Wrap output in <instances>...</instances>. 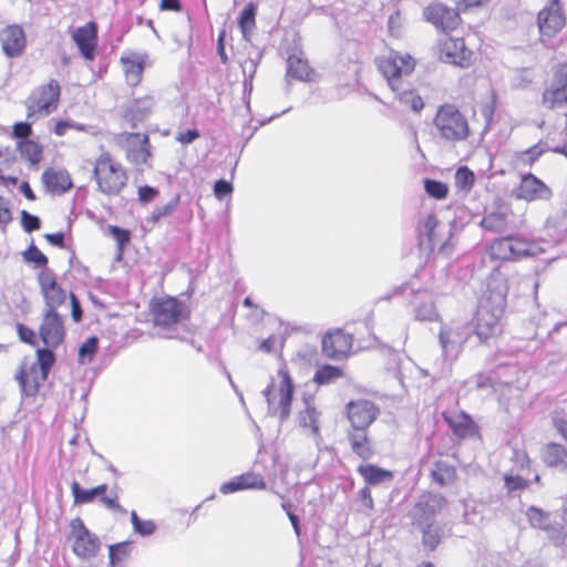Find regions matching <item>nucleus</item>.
I'll use <instances>...</instances> for the list:
<instances>
[{
	"label": "nucleus",
	"instance_id": "nucleus-1",
	"mask_svg": "<svg viewBox=\"0 0 567 567\" xmlns=\"http://www.w3.org/2000/svg\"><path fill=\"white\" fill-rule=\"evenodd\" d=\"M507 293V279L501 272H492L487 278L486 292L472 319L473 334L480 343L488 344L504 333Z\"/></svg>",
	"mask_w": 567,
	"mask_h": 567
},
{
	"label": "nucleus",
	"instance_id": "nucleus-13",
	"mask_svg": "<svg viewBox=\"0 0 567 567\" xmlns=\"http://www.w3.org/2000/svg\"><path fill=\"white\" fill-rule=\"evenodd\" d=\"M38 337L42 347L51 353L63 346L66 339V327L63 316L58 311L44 310L38 327Z\"/></svg>",
	"mask_w": 567,
	"mask_h": 567
},
{
	"label": "nucleus",
	"instance_id": "nucleus-61",
	"mask_svg": "<svg viewBox=\"0 0 567 567\" xmlns=\"http://www.w3.org/2000/svg\"><path fill=\"white\" fill-rule=\"evenodd\" d=\"M21 224L25 231L31 233L40 228V219L28 213L27 210L21 212Z\"/></svg>",
	"mask_w": 567,
	"mask_h": 567
},
{
	"label": "nucleus",
	"instance_id": "nucleus-41",
	"mask_svg": "<svg viewBox=\"0 0 567 567\" xmlns=\"http://www.w3.org/2000/svg\"><path fill=\"white\" fill-rule=\"evenodd\" d=\"M22 157L32 165L39 164L43 158V146L34 140L19 141L17 145Z\"/></svg>",
	"mask_w": 567,
	"mask_h": 567
},
{
	"label": "nucleus",
	"instance_id": "nucleus-6",
	"mask_svg": "<svg viewBox=\"0 0 567 567\" xmlns=\"http://www.w3.org/2000/svg\"><path fill=\"white\" fill-rule=\"evenodd\" d=\"M148 313L154 328L174 331L178 326L189 321L190 308L174 296L153 297L148 303Z\"/></svg>",
	"mask_w": 567,
	"mask_h": 567
},
{
	"label": "nucleus",
	"instance_id": "nucleus-39",
	"mask_svg": "<svg viewBox=\"0 0 567 567\" xmlns=\"http://www.w3.org/2000/svg\"><path fill=\"white\" fill-rule=\"evenodd\" d=\"M422 534V545L429 551H434L442 542V528L436 523L416 526Z\"/></svg>",
	"mask_w": 567,
	"mask_h": 567
},
{
	"label": "nucleus",
	"instance_id": "nucleus-47",
	"mask_svg": "<svg viewBox=\"0 0 567 567\" xmlns=\"http://www.w3.org/2000/svg\"><path fill=\"white\" fill-rule=\"evenodd\" d=\"M424 189L427 193L429 196L435 198V199H445L449 195V186L447 184L436 181L426 178L424 179Z\"/></svg>",
	"mask_w": 567,
	"mask_h": 567
},
{
	"label": "nucleus",
	"instance_id": "nucleus-54",
	"mask_svg": "<svg viewBox=\"0 0 567 567\" xmlns=\"http://www.w3.org/2000/svg\"><path fill=\"white\" fill-rule=\"evenodd\" d=\"M24 259L29 262H33L38 267L48 269V257L34 245H31L24 252Z\"/></svg>",
	"mask_w": 567,
	"mask_h": 567
},
{
	"label": "nucleus",
	"instance_id": "nucleus-24",
	"mask_svg": "<svg viewBox=\"0 0 567 567\" xmlns=\"http://www.w3.org/2000/svg\"><path fill=\"white\" fill-rule=\"evenodd\" d=\"M156 101L154 95L145 94L140 97H135L123 111L122 117L130 124L132 128H135L138 123L145 121L155 110Z\"/></svg>",
	"mask_w": 567,
	"mask_h": 567
},
{
	"label": "nucleus",
	"instance_id": "nucleus-20",
	"mask_svg": "<svg viewBox=\"0 0 567 567\" xmlns=\"http://www.w3.org/2000/svg\"><path fill=\"white\" fill-rule=\"evenodd\" d=\"M37 279L45 303L44 310L58 311V308L66 301L65 289L58 282L56 276L50 269H42Z\"/></svg>",
	"mask_w": 567,
	"mask_h": 567
},
{
	"label": "nucleus",
	"instance_id": "nucleus-32",
	"mask_svg": "<svg viewBox=\"0 0 567 567\" xmlns=\"http://www.w3.org/2000/svg\"><path fill=\"white\" fill-rule=\"evenodd\" d=\"M357 472L368 485H379L391 482L394 477L392 471L381 468L374 464L362 463L357 467Z\"/></svg>",
	"mask_w": 567,
	"mask_h": 567
},
{
	"label": "nucleus",
	"instance_id": "nucleus-46",
	"mask_svg": "<svg viewBox=\"0 0 567 567\" xmlns=\"http://www.w3.org/2000/svg\"><path fill=\"white\" fill-rule=\"evenodd\" d=\"M497 109V101L495 96H491L482 101L478 105L481 115L484 118V132H488L493 125L494 116Z\"/></svg>",
	"mask_w": 567,
	"mask_h": 567
},
{
	"label": "nucleus",
	"instance_id": "nucleus-3",
	"mask_svg": "<svg viewBox=\"0 0 567 567\" xmlns=\"http://www.w3.org/2000/svg\"><path fill=\"white\" fill-rule=\"evenodd\" d=\"M433 126L437 136L451 144L467 142L473 134L467 116L456 104L450 102L437 106Z\"/></svg>",
	"mask_w": 567,
	"mask_h": 567
},
{
	"label": "nucleus",
	"instance_id": "nucleus-8",
	"mask_svg": "<svg viewBox=\"0 0 567 567\" xmlns=\"http://www.w3.org/2000/svg\"><path fill=\"white\" fill-rule=\"evenodd\" d=\"M61 100V85L55 79L35 86L24 101L25 116L35 122L55 112Z\"/></svg>",
	"mask_w": 567,
	"mask_h": 567
},
{
	"label": "nucleus",
	"instance_id": "nucleus-22",
	"mask_svg": "<svg viewBox=\"0 0 567 567\" xmlns=\"http://www.w3.org/2000/svg\"><path fill=\"white\" fill-rule=\"evenodd\" d=\"M514 195L517 199L536 202L551 198L553 192L542 179L527 173L522 175L519 184L514 188Z\"/></svg>",
	"mask_w": 567,
	"mask_h": 567
},
{
	"label": "nucleus",
	"instance_id": "nucleus-40",
	"mask_svg": "<svg viewBox=\"0 0 567 567\" xmlns=\"http://www.w3.org/2000/svg\"><path fill=\"white\" fill-rule=\"evenodd\" d=\"M256 12L257 4L254 2H249L240 12L238 17V25L243 33V37L246 40H249V37L252 30L256 28Z\"/></svg>",
	"mask_w": 567,
	"mask_h": 567
},
{
	"label": "nucleus",
	"instance_id": "nucleus-34",
	"mask_svg": "<svg viewBox=\"0 0 567 567\" xmlns=\"http://www.w3.org/2000/svg\"><path fill=\"white\" fill-rule=\"evenodd\" d=\"M430 476L439 486H445L456 480V467L446 461L437 460L430 471Z\"/></svg>",
	"mask_w": 567,
	"mask_h": 567
},
{
	"label": "nucleus",
	"instance_id": "nucleus-14",
	"mask_svg": "<svg viewBox=\"0 0 567 567\" xmlns=\"http://www.w3.org/2000/svg\"><path fill=\"white\" fill-rule=\"evenodd\" d=\"M447 506V498L434 491H424L409 512V518L413 526L435 523L434 517Z\"/></svg>",
	"mask_w": 567,
	"mask_h": 567
},
{
	"label": "nucleus",
	"instance_id": "nucleus-4",
	"mask_svg": "<svg viewBox=\"0 0 567 567\" xmlns=\"http://www.w3.org/2000/svg\"><path fill=\"white\" fill-rule=\"evenodd\" d=\"M374 64L388 86L393 92H399L409 84V78L415 70L416 61L406 52L390 49L386 53L378 55Z\"/></svg>",
	"mask_w": 567,
	"mask_h": 567
},
{
	"label": "nucleus",
	"instance_id": "nucleus-16",
	"mask_svg": "<svg viewBox=\"0 0 567 567\" xmlns=\"http://www.w3.org/2000/svg\"><path fill=\"white\" fill-rule=\"evenodd\" d=\"M70 35L80 55L89 62L95 60L99 49V24L87 21L83 25L70 29Z\"/></svg>",
	"mask_w": 567,
	"mask_h": 567
},
{
	"label": "nucleus",
	"instance_id": "nucleus-30",
	"mask_svg": "<svg viewBox=\"0 0 567 567\" xmlns=\"http://www.w3.org/2000/svg\"><path fill=\"white\" fill-rule=\"evenodd\" d=\"M347 439L352 453L362 461H368L375 454V449L368 430H348Z\"/></svg>",
	"mask_w": 567,
	"mask_h": 567
},
{
	"label": "nucleus",
	"instance_id": "nucleus-19",
	"mask_svg": "<svg viewBox=\"0 0 567 567\" xmlns=\"http://www.w3.org/2000/svg\"><path fill=\"white\" fill-rule=\"evenodd\" d=\"M540 40L547 41L563 30L566 18L559 0H550L537 14Z\"/></svg>",
	"mask_w": 567,
	"mask_h": 567
},
{
	"label": "nucleus",
	"instance_id": "nucleus-59",
	"mask_svg": "<svg viewBox=\"0 0 567 567\" xmlns=\"http://www.w3.org/2000/svg\"><path fill=\"white\" fill-rule=\"evenodd\" d=\"M511 460L519 470H526L532 466V458L524 449L514 450Z\"/></svg>",
	"mask_w": 567,
	"mask_h": 567
},
{
	"label": "nucleus",
	"instance_id": "nucleus-21",
	"mask_svg": "<svg viewBox=\"0 0 567 567\" xmlns=\"http://www.w3.org/2000/svg\"><path fill=\"white\" fill-rule=\"evenodd\" d=\"M353 336L337 328L327 331L321 341V349L329 359L340 360L348 357L352 350Z\"/></svg>",
	"mask_w": 567,
	"mask_h": 567
},
{
	"label": "nucleus",
	"instance_id": "nucleus-57",
	"mask_svg": "<svg viewBox=\"0 0 567 567\" xmlns=\"http://www.w3.org/2000/svg\"><path fill=\"white\" fill-rule=\"evenodd\" d=\"M504 486L507 492L523 491L528 487V482L520 475H504Z\"/></svg>",
	"mask_w": 567,
	"mask_h": 567
},
{
	"label": "nucleus",
	"instance_id": "nucleus-62",
	"mask_svg": "<svg viewBox=\"0 0 567 567\" xmlns=\"http://www.w3.org/2000/svg\"><path fill=\"white\" fill-rule=\"evenodd\" d=\"M489 1L491 0H455V4L462 12H468L483 8Z\"/></svg>",
	"mask_w": 567,
	"mask_h": 567
},
{
	"label": "nucleus",
	"instance_id": "nucleus-18",
	"mask_svg": "<svg viewBox=\"0 0 567 567\" xmlns=\"http://www.w3.org/2000/svg\"><path fill=\"white\" fill-rule=\"evenodd\" d=\"M121 136L130 143L125 151L126 159L135 166L152 167L153 152L148 134L124 132Z\"/></svg>",
	"mask_w": 567,
	"mask_h": 567
},
{
	"label": "nucleus",
	"instance_id": "nucleus-50",
	"mask_svg": "<svg viewBox=\"0 0 567 567\" xmlns=\"http://www.w3.org/2000/svg\"><path fill=\"white\" fill-rule=\"evenodd\" d=\"M178 202H179V196H176L174 199H172L166 205L156 207L152 212V214L148 218L150 221L155 224V223L159 221L162 218L172 215L175 212V209L177 208Z\"/></svg>",
	"mask_w": 567,
	"mask_h": 567
},
{
	"label": "nucleus",
	"instance_id": "nucleus-23",
	"mask_svg": "<svg viewBox=\"0 0 567 567\" xmlns=\"http://www.w3.org/2000/svg\"><path fill=\"white\" fill-rule=\"evenodd\" d=\"M442 416L457 440L481 439L478 424L466 412L458 411L452 414L444 412Z\"/></svg>",
	"mask_w": 567,
	"mask_h": 567
},
{
	"label": "nucleus",
	"instance_id": "nucleus-10",
	"mask_svg": "<svg viewBox=\"0 0 567 567\" xmlns=\"http://www.w3.org/2000/svg\"><path fill=\"white\" fill-rule=\"evenodd\" d=\"M422 17L425 22L442 34L453 33L464 23L462 11L456 6L451 7L440 0L430 1L423 8Z\"/></svg>",
	"mask_w": 567,
	"mask_h": 567
},
{
	"label": "nucleus",
	"instance_id": "nucleus-15",
	"mask_svg": "<svg viewBox=\"0 0 567 567\" xmlns=\"http://www.w3.org/2000/svg\"><path fill=\"white\" fill-rule=\"evenodd\" d=\"M540 104L549 111L567 107V62L558 63L553 70V78L543 92Z\"/></svg>",
	"mask_w": 567,
	"mask_h": 567
},
{
	"label": "nucleus",
	"instance_id": "nucleus-58",
	"mask_svg": "<svg viewBox=\"0 0 567 567\" xmlns=\"http://www.w3.org/2000/svg\"><path fill=\"white\" fill-rule=\"evenodd\" d=\"M32 121L31 122H17L12 126L11 135L20 141L30 140L32 135Z\"/></svg>",
	"mask_w": 567,
	"mask_h": 567
},
{
	"label": "nucleus",
	"instance_id": "nucleus-42",
	"mask_svg": "<svg viewBox=\"0 0 567 567\" xmlns=\"http://www.w3.org/2000/svg\"><path fill=\"white\" fill-rule=\"evenodd\" d=\"M526 517L533 528L540 530L550 529V514L536 506H529Z\"/></svg>",
	"mask_w": 567,
	"mask_h": 567
},
{
	"label": "nucleus",
	"instance_id": "nucleus-26",
	"mask_svg": "<svg viewBox=\"0 0 567 567\" xmlns=\"http://www.w3.org/2000/svg\"><path fill=\"white\" fill-rule=\"evenodd\" d=\"M266 487L267 483L265 477L260 473L249 471L223 483L219 487V492L227 495L246 489L262 491L266 489Z\"/></svg>",
	"mask_w": 567,
	"mask_h": 567
},
{
	"label": "nucleus",
	"instance_id": "nucleus-56",
	"mask_svg": "<svg viewBox=\"0 0 567 567\" xmlns=\"http://www.w3.org/2000/svg\"><path fill=\"white\" fill-rule=\"evenodd\" d=\"M551 425L557 435L567 443V417L561 412H555L551 415Z\"/></svg>",
	"mask_w": 567,
	"mask_h": 567
},
{
	"label": "nucleus",
	"instance_id": "nucleus-45",
	"mask_svg": "<svg viewBox=\"0 0 567 567\" xmlns=\"http://www.w3.org/2000/svg\"><path fill=\"white\" fill-rule=\"evenodd\" d=\"M455 186L465 193L472 190L475 184V174L467 166H461L455 172Z\"/></svg>",
	"mask_w": 567,
	"mask_h": 567
},
{
	"label": "nucleus",
	"instance_id": "nucleus-60",
	"mask_svg": "<svg viewBox=\"0 0 567 567\" xmlns=\"http://www.w3.org/2000/svg\"><path fill=\"white\" fill-rule=\"evenodd\" d=\"M358 499L365 511H374V499L372 497L371 488L369 486H363L362 488L359 489Z\"/></svg>",
	"mask_w": 567,
	"mask_h": 567
},
{
	"label": "nucleus",
	"instance_id": "nucleus-9",
	"mask_svg": "<svg viewBox=\"0 0 567 567\" xmlns=\"http://www.w3.org/2000/svg\"><path fill=\"white\" fill-rule=\"evenodd\" d=\"M434 47L439 61L461 69L471 68L476 60V52L471 49L463 37L444 34Z\"/></svg>",
	"mask_w": 567,
	"mask_h": 567
},
{
	"label": "nucleus",
	"instance_id": "nucleus-55",
	"mask_svg": "<svg viewBox=\"0 0 567 567\" xmlns=\"http://www.w3.org/2000/svg\"><path fill=\"white\" fill-rule=\"evenodd\" d=\"M70 130H74L78 132H84L85 126L83 124L74 123L69 120H58L52 132L54 135L60 137V136L65 135L66 132Z\"/></svg>",
	"mask_w": 567,
	"mask_h": 567
},
{
	"label": "nucleus",
	"instance_id": "nucleus-11",
	"mask_svg": "<svg viewBox=\"0 0 567 567\" xmlns=\"http://www.w3.org/2000/svg\"><path fill=\"white\" fill-rule=\"evenodd\" d=\"M526 223L525 213H517L513 205L504 199H496L493 209L484 215L481 226L493 233H503L508 227L519 228Z\"/></svg>",
	"mask_w": 567,
	"mask_h": 567
},
{
	"label": "nucleus",
	"instance_id": "nucleus-7",
	"mask_svg": "<svg viewBox=\"0 0 567 567\" xmlns=\"http://www.w3.org/2000/svg\"><path fill=\"white\" fill-rule=\"evenodd\" d=\"M34 362H22L16 374L21 391L28 396H35L41 384L47 381L56 358L47 349H37Z\"/></svg>",
	"mask_w": 567,
	"mask_h": 567
},
{
	"label": "nucleus",
	"instance_id": "nucleus-35",
	"mask_svg": "<svg viewBox=\"0 0 567 567\" xmlns=\"http://www.w3.org/2000/svg\"><path fill=\"white\" fill-rule=\"evenodd\" d=\"M287 74L290 78L300 81H312L315 78V71L310 68L307 60H303L297 55H290L288 58Z\"/></svg>",
	"mask_w": 567,
	"mask_h": 567
},
{
	"label": "nucleus",
	"instance_id": "nucleus-38",
	"mask_svg": "<svg viewBox=\"0 0 567 567\" xmlns=\"http://www.w3.org/2000/svg\"><path fill=\"white\" fill-rule=\"evenodd\" d=\"M509 241L507 236L493 239L486 248V254L491 261L507 262L509 257Z\"/></svg>",
	"mask_w": 567,
	"mask_h": 567
},
{
	"label": "nucleus",
	"instance_id": "nucleus-25",
	"mask_svg": "<svg viewBox=\"0 0 567 567\" xmlns=\"http://www.w3.org/2000/svg\"><path fill=\"white\" fill-rule=\"evenodd\" d=\"M0 43L3 53L10 58L22 55L27 45L24 30L17 24L8 25L0 31Z\"/></svg>",
	"mask_w": 567,
	"mask_h": 567
},
{
	"label": "nucleus",
	"instance_id": "nucleus-52",
	"mask_svg": "<svg viewBox=\"0 0 567 567\" xmlns=\"http://www.w3.org/2000/svg\"><path fill=\"white\" fill-rule=\"evenodd\" d=\"M99 348V340L96 337L87 338L79 349L80 360L92 361Z\"/></svg>",
	"mask_w": 567,
	"mask_h": 567
},
{
	"label": "nucleus",
	"instance_id": "nucleus-48",
	"mask_svg": "<svg viewBox=\"0 0 567 567\" xmlns=\"http://www.w3.org/2000/svg\"><path fill=\"white\" fill-rule=\"evenodd\" d=\"M318 415L315 406H307L299 414V423L305 427H310L315 435L319 434Z\"/></svg>",
	"mask_w": 567,
	"mask_h": 567
},
{
	"label": "nucleus",
	"instance_id": "nucleus-63",
	"mask_svg": "<svg viewBox=\"0 0 567 567\" xmlns=\"http://www.w3.org/2000/svg\"><path fill=\"white\" fill-rule=\"evenodd\" d=\"M109 233L113 236L120 247L128 244L131 239L130 231L117 226H109Z\"/></svg>",
	"mask_w": 567,
	"mask_h": 567
},
{
	"label": "nucleus",
	"instance_id": "nucleus-36",
	"mask_svg": "<svg viewBox=\"0 0 567 567\" xmlns=\"http://www.w3.org/2000/svg\"><path fill=\"white\" fill-rule=\"evenodd\" d=\"M94 492V496L100 497L101 504L110 511L117 512V513H126L125 508L120 503V495L117 487L110 491V494L106 495L107 492V485L106 484H100L92 488Z\"/></svg>",
	"mask_w": 567,
	"mask_h": 567
},
{
	"label": "nucleus",
	"instance_id": "nucleus-12",
	"mask_svg": "<svg viewBox=\"0 0 567 567\" xmlns=\"http://www.w3.org/2000/svg\"><path fill=\"white\" fill-rule=\"evenodd\" d=\"M69 526L68 539L71 543L72 553L80 559L94 558L101 549L99 536L92 533L80 517L71 519Z\"/></svg>",
	"mask_w": 567,
	"mask_h": 567
},
{
	"label": "nucleus",
	"instance_id": "nucleus-27",
	"mask_svg": "<svg viewBox=\"0 0 567 567\" xmlns=\"http://www.w3.org/2000/svg\"><path fill=\"white\" fill-rule=\"evenodd\" d=\"M41 182L51 195H63L73 187L72 177L64 168H45L41 175Z\"/></svg>",
	"mask_w": 567,
	"mask_h": 567
},
{
	"label": "nucleus",
	"instance_id": "nucleus-29",
	"mask_svg": "<svg viewBox=\"0 0 567 567\" xmlns=\"http://www.w3.org/2000/svg\"><path fill=\"white\" fill-rule=\"evenodd\" d=\"M540 460L548 468L567 472V446L556 441L547 442L540 450Z\"/></svg>",
	"mask_w": 567,
	"mask_h": 567
},
{
	"label": "nucleus",
	"instance_id": "nucleus-51",
	"mask_svg": "<svg viewBox=\"0 0 567 567\" xmlns=\"http://www.w3.org/2000/svg\"><path fill=\"white\" fill-rule=\"evenodd\" d=\"M131 522L134 530L142 536H150L155 532L156 526L154 522L140 519L134 511L131 513Z\"/></svg>",
	"mask_w": 567,
	"mask_h": 567
},
{
	"label": "nucleus",
	"instance_id": "nucleus-53",
	"mask_svg": "<svg viewBox=\"0 0 567 567\" xmlns=\"http://www.w3.org/2000/svg\"><path fill=\"white\" fill-rule=\"evenodd\" d=\"M16 329L21 342L27 343L31 347L38 346V342L40 341L38 337V331L35 332L30 327L20 322L17 323Z\"/></svg>",
	"mask_w": 567,
	"mask_h": 567
},
{
	"label": "nucleus",
	"instance_id": "nucleus-64",
	"mask_svg": "<svg viewBox=\"0 0 567 567\" xmlns=\"http://www.w3.org/2000/svg\"><path fill=\"white\" fill-rule=\"evenodd\" d=\"M12 221V213L8 200L0 196V228L4 229Z\"/></svg>",
	"mask_w": 567,
	"mask_h": 567
},
{
	"label": "nucleus",
	"instance_id": "nucleus-37",
	"mask_svg": "<svg viewBox=\"0 0 567 567\" xmlns=\"http://www.w3.org/2000/svg\"><path fill=\"white\" fill-rule=\"evenodd\" d=\"M394 93L400 104L415 114H420L425 106L423 97L415 89L404 86L402 90Z\"/></svg>",
	"mask_w": 567,
	"mask_h": 567
},
{
	"label": "nucleus",
	"instance_id": "nucleus-44",
	"mask_svg": "<svg viewBox=\"0 0 567 567\" xmlns=\"http://www.w3.org/2000/svg\"><path fill=\"white\" fill-rule=\"evenodd\" d=\"M544 150L539 145H533L525 151L515 154V162L522 167H532L543 155Z\"/></svg>",
	"mask_w": 567,
	"mask_h": 567
},
{
	"label": "nucleus",
	"instance_id": "nucleus-49",
	"mask_svg": "<svg viewBox=\"0 0 567 567\" xmlns=\"http://www.w3.org/2000/svg\"><path fill=\"white\" fill-rule=\"evenodd\" d=\"M71 493L73 496V504L75 505L89 504L95 498L92 488L84 489L76 481L71 484Z\"/></svg>",
	"mask_w": 567,
	"mask_h": 567
},
{
	"label": "nucleus",
	"instance_id": "nucleus-31",
	"mask_svg": "<svg viewBox=\"0 0 567 567\" xmlns=\"http://www.w3.org/2000/svg\"><path fill=\"white\" fill-rule=\"evenodd\" d=\"M509 241L511 261H517L525 258L536 257L543 252L539 245L526 237L507 236Z\"/></svg>",
	"mask_w": 567,
	"mask_h": 567
},
{
	"label": "nucleus",
	"instance_id": "nucleus-5",
	"mask_svg": "<svg viewBox=\"0 0 567 567\" xmlns=\"http://www.w3.org/2000/svg\"><path fill=\"white\" fill-rule=\"evenodd\" d=\"M295 384L286 362H282L275 377L264 390L267 401L268 412L278 416L281 421L288 419L291 412Z\"/></svg>",
	"mask_w": 567,
	"mask_h": 567
},
{
	"label": "nucleus",
	"instance_id": "nucleus-43",
	"mask_svg": "<svg viewBox=\"0 0 567 567\" xmlns=\"http://www.w3.org/2000/svg\"><path fill=\"white\" fill-rule=\"evenodd\" d=\"M343 375L339 367L331 364H323L319 367L313 375L315 383L319 385L329 384L340 379Z\"/></svg>",
	"mask_w": 567,
	"mask_h": 567
},
{
	"label": "nucleus",
	"instance_id": "nucleus-17",
	"mask_svg": "<svg viewBox=\"0 0 567 567\" xmlns=\"http://www.w3.org/2000/svg\"><path fill=\"white\" fill-rule=\"evenodd\" d=\"M379 415V406L370 400H352L346 406V416L350 423L349 430H368Z\"/></svg>",
	"mask_w": 567,
	"mask_h": 567
},
{
	"label": "nucleus",
	"instance_id": "nucleus-33",
	"mask_svg": "<svg viewBox=\"0 0 567 567\" xmlns=\"http://www.w3.org/2000/svg\"><path fill=\"white\" fill-rule=\"evenodd\" d=\"M439 226L440 223L435 214H429L423 218L416 227L420 241H426L431 246L436 245L441 240V236L437 233Z\"/></svg>",
	"mask_w": 567,
	"mask_h": 567
},
{
	"label": "nucleus",
	"instance_id": "nucleus-2",
	"mask_svg": "<svg viewBox=\"0 0 567 567\" xmlns=\"http://www.w3.org/2000/svg\"><path fill=\"white\" fill-rule=\"evenodd\" d=\"M91 178L97 193L107 197H116L127 187L130 174L115 155L103 151L93 161Z\"/></svg>",
	"mask_w": 567,
	"mask_h": 567
},
{
	"label": "nucleus",
	"instance_id": "nucleus-28",
	"mask_svg": "<svg viewBox=\"0 0 567 567\" xmlns=\"http://www.w3.org/2000/svg\"><path fill=\"white\" fill-rule=\"evenodd\" d=\"M124 76L132 86H137L143 80L145 66L148 64L147 53L128 52L120 58Z\"/></svg>",
	"mask_w": 567,
	"mask_h": 567
}]
</instances>
